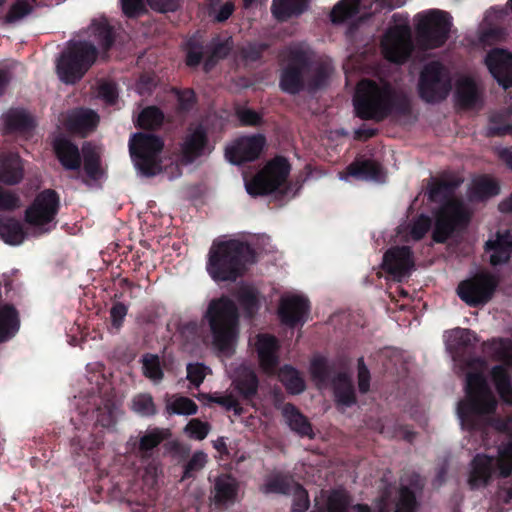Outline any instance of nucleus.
I'll return each mask as SVG.
<instances>
[{
    "mask_svg": "<svg viewBox=\"0 0 512 512\" xmlns=\"http://www.w3.org/2000/svg\"><path fill=\"white\" fill-rule=\"evenodd\" d=\"M479 371H469L466 377V398L458 404L457 413L463 426L472 428L480 417L492 414L497 401L484 377L487 366L484 361L476 360L472 364Z\"/></svg>",
    "mask_w": 512,
    "mask_h": 512,
    "instance_id": "obj_1",
    "label": "nucleus"
},
{
    "mask_svg": "<svg viewBox=\"0 0 512 512\" xmlns=\"http://www.w3.org/2000/svg\"><path fill=\"white\" fill-rule=\"evenodd\" d=\"M252 262L254 253L246 243L234 239L215 241L209 251L207 271L216 281H234Z\"/></svg>",
    "mask_w": 512,
    "mask_h": 512,
    "instance_id": "obj_2",
    "label": "nucleus"
},
{
    "mask_svg": "<svg viewBox=\"0 0 512 512\" xmlns=\"http://www.w3.org/2000/svg\"><path fill=\"white\" fill-rule=\"evenodd\" d=\"M204 317L209 323L214 347L222 354H232L239 334V313L235 303L228 297L214 299Z\"/></svg>",
    "mask_w": 512,
    "mask_h": 512,
    "instance_id": "obj_3",
    "label": "nucleus"
},
{
    "mask_svg": "<svg viewBox=\"0 0 512 512\" xmlns=\"http://www.w3.org/2000/svg\"><path fill=\"white\" fill-rule=\"evenodd\" d=\"M458 185V181L453 183L436 181L429 187V198L432 201L440 202L448 198L436 215L433 231V239L436 242H444L454 230L462 227L469 220L470 213L463 204L454 198H449Z\"/></svg>",
    "mask_w": 512,
    "mask_h": 512,
    "instance_id": "obj_4",
    "label": "nucleus"
},
{
    "mask_svg": "<svg viewBox=\"0 0 512 512\" xmlns=\"http://www.w3.org/2000/svg\"><path fill=\"white\" fill-rule=\"evenodd\" d=\"M394 99V91L387 82L365 79L358 83L353 102L360 118L381 121L390 114Z\"/></svg>",
    "mask_w": 512,
    "mask_h": 512,
    "instance_id": "obj_5",
    "label": "nucleus"
},
{
    "mask_svg": "<svg viewBox=\"0 0 512 512\" xmlns=\"http://www.w3.org/2000/svg\"><path fill=\"white\" fill-rule=\"evenodd\" d=\"M493 473L506 478L512 475V441L501 444L495 458L479 454L471 463L468 483L471 488L486 486Z\"/></svg>",
    "mask_w": 512,
    "mask_h": 512,
    "instance_id": "obj_6",
    "label": "nucleus"
},
{
    "mask_svg": "<svg viewBox=\"0 0 512 512\" xmlns=\"http://www.w3.org/2000/svg\"><path fill=\"white\" fill-rule=\"evenodd\" d=\"M418 41L426 48H438L448 39L451 30V17L437 9L418 13L414 17Z\"/></svg>",
    "mask_w": 512,
    "mask_h": 512,
    "instance_id": "obj_7",
    "label": "nucleus"
},
{
    "mask_svg": "<svg viewBox=\"0 0 512 512\" xmlns=\"http://www.w3.org/2000/svg\"><path fill=\"white\" fill-rule=\"evenodd\" d=\"M95 59L94 44L74 42L58 61V75L63 82L74 83L84 75Z\"/></svg>",
    "mask_w": 512,
    "mask_h": 512,
    "instance_id": "obj_8",
    "label": "nucleus"
},
{
    "mask_svg": "<svg viewBox=\"0 0 512 512\" xmlns=\"http://www.w3.org/2000/svg\"><path fill=\"white\" fill-rule=\"evenodd\" d=\"M162 149V140L152 134L136 133L129 142L135 166L145 176H153L160 171L159 154Z\"/></svg>",
    "mask_w": 512,
    "mask_h": 512,
    "instance_id": "obj_9",
    "label": "nucleus"
},
{
    "mask_svg": "<svg viewBox=\"0 0 512 512\" xmlns=\"http://www.w3.org/2000/svg\"><path fill=\"white\" fill-rule=\"evenodd\" d=\"M290 164L283 157L269 161L250 181L245 184L252 196L271 194L279 190L287 181Z\"/></svg>",
    "mask_w": 512,
    "mask_h": 512,
    "instance_id": "obj_10",
    "label": "nucleus"
},
{
    "mask_svg": "<svg viewBox=\"0 0 512 512\" xmlns=\"http://www.w3.org/2000/svg\"><path fill=\"white\" fill-rule=\"evenodd\" d=\"M58 210V197L52 190L40 193L25 212V221L34 235L51 230Z\"/></svg>",
    "mask_w": 512,
    "mask_h": 512,
    "instance_id": "obj_11",
    "label": "nucleus"
},
{
    "mask_svg": "<svg viewBox=\"0 0 512 512\" xmlns=\"http://www.w3.org/2000/svg\"><path fill=\"white\" fill-rule=\"evenodd\" d=\"M450 88L449 77L439 62H431L424 67L419 81V93L425 101L436 102L444 99Z\"/></svg>",
    "mask_w": 512,
    "mask_h": 512,
    "instance_id": "obj_12",
    "label": "nucleus"
},
{
    "mask_svg": "<svg viewBox=\"0 0 512 512\" xmlns=\"http://www.w3.org/2000/svg\"><path fill=\"white\" fill-rule=\"evenodd\" d=\"M497 281L489 273H479L474 277L462 281L457 288L458 296L468 305L477 306L490 300Z\"/></svg>",
    "mask_w": 512,
    "mask_h": 512,
    "instance_id": "obj_13",
    "label": "nucleus"
},
{
    "mask_svg": "<svg viewBox=\"0 0 512 512\" xmlns=\"http://www.w3.org/2000/svg\"><path fill=\"white\" fill-rule=\"evenodd\" d=\"M382 52L391 62H404L412 51L410 28L406 24L396 25L385 34L382 43Z\"/></svg>",
    "mask_w": 512,
    "mask_h": 512,
    "instance_id": "obj_14",
    "label": "nucleus"
},
{
    "mask_svg": "<svg viewBox=\"0 0 512 512\" xmlns=\"http://www.w3.org/2000/svg\"><path fill=\"white\" fill-rule=\"evenodd\" d=\"M265 146L262 135H251L237 138L226 148V157L233 164H241L256 160Z\"/></svg>",
    "mask_w": 512,
    "mask_h": 512,
    "instance_id": "obj_15",
    "label": "nucleus"
},
{
    "mask_svg": "<svg viewBox=\"0 0 512 512\" xmlns=\"http://www.w3.org/2000/svg\"><path fill=\"white\" fill-rule=\"evenodd\" d=\"M289 59L290 63L282 73L281 87L288 93H296L301 88V72L308 56L302 49H294L289 52Z\"/></svg>",
    "mask_w": 512,
    "mask_h": 512,
    "instance_id": "obj_16",
    "label": "nucleus"
},
{
    "mask_svg": "<svg viewBox=\"0 0 512 512\" xmlns=\"http://www.w3.org/2000/svg\"><path fill=\"white\" fill-rule=\"evenodd\" d=\"M486 65L495 80L504 88L512 86V54L495 49L486 57Z\"/></svg>",
    "mask_w": 512,
    "mask_h": 512,
    "instance_id": "obj_17",
    "label": "nucleus"
},
{
    "mask_svg": "<svg viewBox=\"0 0 512 512\" xmlns=\"http://www.w3.org/2000/svg\"><path fill=\"white\" fill-rule=\"evenodd\" d=\"M413 259L408 247H396L388 250L383 257V268L394 278L401 280L413 268Z\"/></svg>",
    "mask_w": 512,
    "mask_h": 512,
    "instance_id": "obj_18",
    "label": "nucleus"
},
{
    "mask_svg": "<svg viewBox=\"0 0 512 512\" xmlns=\"http://www.w3.org/2000/svg\"><path fill=\"white\" fill-rule=\"evenodd\" d=\"M308 309V301L303 296L285 295L280 301L279 315L283 323L294 326L306 319Z\"/></svg>",
    "mask_w": 512,
    "mask_h": 512,
    "instance_id": "obj_19",
    "label": "nucleus"
},
{
    "mask_svg": "<svg viewBox=\"0 0 512 512\" xmlns=\"http://www.w3.org/2000/svg\"><path fill=\"white\" fill-rule=\"evenodd\" d=\"M255 348L261 369L266 374L275 373L279 363L277 354L279 345L277 339L268 334H260L257 336Z\"/></svg>",
    "mask_w": 512,
    "mask_h": 512,
    "instance_id": "obj_20",
    "label": "nucleus"
},
{
    "mask_svg": "<svg viewBox=\"0 0 512 512\" xmlns=\"http://www.w3.org/2000/svg\"><path fill=\"white\" fill-rule=\"evenodd\" d=\"M62 121L68 131L85 136L96 128L99 117L92 110L77 109L64 115Z\"/></svg>",
    "mask_w": 512,
    "mask_h": 512,
    "instance_id": "obj_21",
    "label": "nucleus"
},
{
    "mask_svg": "<svg viewBox=\"0 0 512 512\" xmlns=\"http://www.w3.org/2000/svg\"><path fill=\"white\" fill-rule=\"evenodd\" d=\"M207 145L206 132L202 126L190 127L182 144L183 160L186 163L202 155Z\"/></svg>",
    "mask_w": 512,
    "mask_h": 512,
    "instance_id": "obj_22",
    "label": "nucleus"
},
{
    "mask_svg": "<svg viewBox=\"0 0 512 512\" xmlns=\"http://www.w3.org/2000/svg\"><path fill=\"white\" fill-rule=\"evenodd\" d=\"M486 251L490 253V263L493 266L505 263L512 254V235L509 231L497 233L494 240L486 242Z\"/></svg>",
    "mask_w": 512,
    "mask_h": 512,
    "instance_id": "obj_23",
    "label": "nucleus"
},
{
    "mask_svg": "<svg viewBox=\"0 0 512 512\" xmlns=\"http://www.w3.org/2000/svg\"><path fill=\"white\" fill-rule=\"evenodd\" d=\"M350 176L365 181H382L385 178V174L380 165L369 160L352 163L348 166L347 173L340 178L342 180H348Z\"/></svg>",
    "mask_w": 512,
    "mask_h": 512,
    "instance_id": "obj_24",
    "label": "nucleus"
},
{
    "mask_svg": "<svg viewBox=\"0 0 512 512\" xmlns=\"http://www.w3.org/2000/svg\"><path fill=\"white\" fill-rule=\"evenodd\" d=\"M282 414L289 428L301 437L313 438L314 433L308 419L291 404H285Z\"/></svg>",
    "mask_w": 512,
    "mask_h": 512,
    "instance_id": "obj_25",
    "label": "nucleus"
},
{
    "mask_svg": "<svg viewBox=\"0 0 512 512\" xmlns=\"http://www.w3.org/2000/svg\"><path fill=\"white\" fill-rule=\"evenodd\" d=\"M54 149L61 164L66 169H78L80 167V154L78 148L69 141L59 138L54 142Z\"/></svg>",
    "mask_w": 512,
    "mask_h": 512,
    "instance_id": "obj_26",
    "label": "nucleus"
},
{
    "mask_svg": "<svg viewBox=\"0 0 512 512\" xmlns=\"http://www.w3.org/2000/svg\"><path fill=\"white\" fill-rule=\"evenodd\" d=\"M498 182L489 176H478L472 181L469 189V198L471 200H485L499 193Z\"/></svg>",
    "mask_w": 512,
    "mask_h": 512,
    "instance_id": "obj_27",
    "label": "nucleus"
},
{
    "mask_svg": "<svg viewBox=\"0 0 512 512\" xmlns=\"http://www.w3.org/2000/svg\"><path fill=\"white\" fill-rule=\"evenodd\" d=\"M238 485L234 478L221 475L216 478L214 501L219 504L233 503L236 500Z\"/></svg>",
    "mask_w": 512,
    "mask_h": 512,
    "instance_id": "obj_28",
    "label": "nucleus"
},
{
    "mask_svg": "<svg viewBox=\"0 0 512 512\" xmlns=\"http://www.w3.org/2000/svg\"><path fill=\"white\" fill-rule=\"evenodd\" d=\"M17 311L9 305L0 307V342H5L13 337L19 329Z\"/></svg>",
    "mask_w": 512,
    "mask_h": 512,
    "instance_id": "obj_29",
    "label": "nucleus"
},
{
    "mask_svg": "<svg viewBox=\"0 0 512 512\" xmlns=\"http://www.w3.org/2000/svg\"><path fill=\"white\" fill-rule=\"evenodd\" d=\"M308 0H273L272 13L276 19L285 21L292 16L301 14Z\"/></svg>",
    "mask_w": 512,
    "mask_h": 512,
    "instance_id": "obj_30",
    "label": "nucleus"
},
{
    "mask_svg": "<svg viewBox=\"0 0 512 512\" xmlns=\"http://www.w3.org/2000/svg\"><path fill=\"white\" fill-rule=\"evenodd\" d=\"M456 93L458 102L463 107H474L480 100V93L477 85L468 77H464L458 81Z\"/></svg>",
    "mask_w": 512,
    "mask_h": 512,
    "instance_id": "obj_31",
    "label": "nucleus"
},
{
    "mask_svg": "<svg viewBox=\"0 0 512 512\" xmlns=\"http://www.w3.org/2000/svg\"><path fill=\"white\" fill-rule=\"evenodd\" d=\"M165 406L170 415L190 416L196 414L198 410V406L193 400L180 395L167 396Z\"/></svg>",
    "mask_w": 512,
    "mask_h": 512,
    "instance_id": "obj_32",
    "label": "nucleus"
},
{
    "mask_svg": "<svg viewBox=\"0 0 512 512\" xmlns=\"http://www.w3.org/2000/svg\"><path fill=\"white\" fill-rule=\"evenodd\" d=\"M23 177L21 160L12 155L0 161V181L6 184H16Z\"/></svg>",
    "mask_w": 512,
    "mask_h": 512,
    "instance_id": "obj_33",
    "label": "nucleus"
},
{
    "mask_svg": "<svg viewBox=\"0 0 512 512\" xmlns=\"http://www.w3.org/2000/svg\"><path fill=\"white\" fill-rule=\"evenodd\" d=\"M237 390L244 397H251L256 394L258 380L253 370L247 367H240L234 379Z\"/></svg>",
    "mask_w": 512,
    "mask_h": 512,
    "instance_id": "obj_34",
    "label": "nucleus"
},
{
    "mask_svg": "<svg viewBox=\"0 0 512 512\" xmlns=\"http://www.w3.org/2000/svg\"><path fill=\"white\" fill-rule=\"evenodd\" d=\"M336 401L342 406H351L355 403V395L351 380L345 374L338 375L333 381Z\"/></svg>",
    "mask_w": 512,
    "mask_h": 512,
    "instance_id": "obj_35",
    "label": "nucleus"
},
{
    "mask_svg": "<svg viewBox=\"0 0 512 512\" xmlns=\"http://www.w3.org/2000/svg\"><path fill=\"white\" fill-rule=\"evenodd\" d=\"M0 235L6 243L11 245H19L25 238L21 223L11 218L0 220Z\"/></svg>",
    "mask_w": 512,
    "mask_h": 512,
    "instance_id": "obj_36",
    "label": "nucleus"
},
{
    "mask_svg": "<svg viewBox=\"0 0 512 512\" xmlns=\"http://www.w3.org/2000/svg\"><path fill=\"white\" fill-rule=\"evenodd\" d=\"M476 341V335L468 329L455 328L445 333V342L450 350L470 346Z\"/></svg>",
    "mask_w": 512,
    "mask_h": 512,
    "instance_id": "obj_37",
    "label": "nucleus"
},
{
    "mask_svg": "<svg viewBox=\"0 0 512 512\" xmlns=\"http://www.w3.org/2000/svg\"><path fill=\"white\" fill-rule=\"evenodd\" d=\"M293 484H297L288 476L280 474L268 477L261 487L264 494H290L293 491Z\"/></svg>",
    "mask_w": 512,
    "mask_h": 512,
    "instance_id": "obj_38",
    "label": "nucleus"
},
{
    "mask_svg": "<svg viewBox=\"0 0 512 512\" xmlns=\"http://www.w3.org/2000/svg\"><path fill=\"white\" fill-rule=\"evenodd\" d=\"M89 34L100 49L107 50L112 44L111 28L105 19L93 21L89 27Z\"/></svg>",
    "mask_w": 512,
    "mask_h": 512,
    "instance_id": "obj_39",
    "label": "nucleus"
},
{
    "mask_svg": "<svg viewBox=\"0 0 512 512\" xmlns=\"http://www.w3.org/2000/svg\"><path fill=\"white\" fill-rule=\"evenodd\" d=\"M279 379L292 394H299L305 389V382L298 371L290 366H284L279 371Z\"/></svg>",
    "mask_w": 512,
    "mask_h": 512,
    "instance_id": "obj_40",
    "label": "nucleus"
},
{
    "mask_svg": "<svg viewBox=\"0 0 512 512\" xmlns=\"http://www.w3.org/2000/svg\"><path fill=\"white\" fill-rule=\"evenodd\" d=\"M492 378L501 399L508 403H512V386L504 367L496 366L492 370Z\"/></svg>",
    "mask_w": 512,
    "mask_h": 512,
    "instance_id": "obj_41",
    "label": "nucleus"
},
{
    "mask_svg": "<svg viewBox=\"0 0 512 512\" xmlns=\"http://www.w3.org/2000/svg\"><path fill=\"white\" fill-rule=\"evenodd\" d=\"M359 9V0H342L332 9L331 20L334 23L343 22L359 13Z\"/></svg>",
    "mask_w": 512,
    "mask_h": 512,
    "instance_id": "obj_42",
    "label": "nucleus"
},
{
    "mask_svg": "<svg viewBox=\"0 0 512 512\" xmlns=\"http://www.w3.org/2000/svg\"><path fill=\"white\" fill-rule=\"evenodd\" d=\"M488 353L495 360L504 362L507 365L512 364V341L511 340H492L487 344Z\"/></svg>",
    "mask_w": 512,
    "mask_h": 512,
    "instance_id": "obj_43",
    "label": "nucleus"
},
{
    "mask_svg": "<svg viewBox=\"0 0 512 512\" xmlns=\"http://www.w3.org/2000/svg\"><path fill=\"white\" fill-rule=\"evenodd\" d=\"M170 436L168 429L154 428L146 431L144 435L140 437L139 449L140 451L146 452L157 447L162 441Z\"/></svg>",
    "mask_w": 512,
    "mask_h": 512,
    "instance_id": "obj_44",
    "label": "nucleus"
},
{
    "mask_svg": "<svg viewBox=\"0 0 512 512\" xmlns=\"http://www.w3.org/2000/svg\"><path fill=\"white\" fill-rule=\"evenodd\" d=\"M197 399L204 404L217 403L227 410H233L236 414H241V408L237 400L232 395H219L209 393H199Z\"/></svg>",
    "mask_w": 512,
    "mask_h": 512,
    "instance_id": "obj_45",
    "label": "nucleus"
},
{
    "mask_svg": "<svg viewBox=\"0 0 512 512\" xmlns=\"http://www.w3.org/2000/svg\"><path fill=\"white\" fill-rule=\"evenodd\" d=\"M10 130H27L33 126V119L24 110H11L5 115Z\"/></svg>",
    "mask_w": 512,
    "mask_h": 512,
    "instance_id": "obj_46",
    "label": "nucleus"
},
{
    "mask_svg": "<svg viewBox=\"0 0 512 512\" xmlns=\"http://www.w3.org/2000/svg\"><path fill=\"white\" fill-rule=\"evenodd\" d=\"M416 509L415 492L403 484L398 492L394 512H416Z\"/></svg>",
    "mask_w": 512,
    "mask_h": 512,
    "instance_id": "obj_47",
    "label": "nucleus"
},
{
    "mask_svg": "<svg viewBox=\"0 0 512 512\" xmlns=\"http://www.w3.org/2000/svg\"><path fill=\"white\" fill-rule=\"evenodd\" d=\"M163 119V113L158 108L152 106L147 107L140 113L138 124L142 128L154 129L162 124Z\"/></svg>",
    "mask_w": 512,
    "mask_h": 512,
    "instance_id": "obj_48",
    "label": "nucleus"
},
{
    "mask_svg": "<svg viewBox=\"0 0 512 512\" xmlns=\"http://www.w3.org/2000/svg\"><path fill=\"white\" fill-rule=\"evenodd\" d=\"M144 375L154 382H160L163 378V371L160 366L159 357L147 354L142 358Z\"/></svg>",
    "mask_w": 512,
    "mask_h": 512,
    "instance_id": "obj_49",
    "label": "nucleus"
},
{
    "mask_svg": "<svg viewBox=\"0 0 512 512\" xmlns=\"http://www.w3.org/2000/svg\"><path fill=\"white\" fill-rule=\"evenodd\" d=\"M211 430L208 422L201 421L200 419H191L184 428V432L189 438L195 440H203L207 437Z\"/></svg>",
    "mask_w": 512,
    "mask_h": 512,
    "instance_id": "obj_50",
    "label": "nucleus"
},
{
    "mask_svg": "<svg viewBox=\"0 0 512 512\" xmlns=\"http://www.w3.org/2000/svg\"><path fill=\"white\" fill-rule=\"evenodd\" d=\"M132 409L142 416H152L156 413V406L149 394H139L132 400Z\"/></svg>",
    "mask_w": 512,
    "mask_h": 512,
    "instance_id": "obj_51",
    "label": "nucleus"
},
{
    "mask_svg": "<svg viewBox=\"0 0 512 512\" xmlns=\"http://www.w3.org/2000/svg\"><path fill=\"white\" fill-rule=\"evenodd\" d=\"M349 505L347 494L341 490L330 492L327 497L326 509L327 512H346Z\"/></svg>",
    "mask_w": 512,
    "mask_h": 512,
    "instance_id": "obj_52",
    "label": "nucleus"
},
{
    "mask_svg": "<svg viewBox=\"0 0 512 512\" xmlns=\"http://www.w3.org/2000/svg\"><path fill=\"white\" fill-rule=\"evenodd\" d=\"M84 151V169L86 173L93 179H97L100 175L99 154L87 146L83 147Z\"/></svg>",
    "mask_w": 512,
    "mask_h": 512,
    "instance_id": "obj_53",
    "label": "nucleus"
},
{
    "mask_svg": "<svg viewBox=\"0 0 512 512\" xmlns=\"http://www.w3.org/2000/svg\"><path fill=\"white\" fill-rule=\"evenodd\" d=\"M32 4L26 0H17L6 15V22L15 23L32 11Z\"/></svg>",
    "mask_w": 512,
    "mask_h": 512,
    "instance_id": "obj_54",
    "label": "nucleus"
},
{
    "mask_svg": "<svg viewBox=\"0 0 512 512\" xmlns=\"http://www.w3.org/2000/svg\"><path fill=\"white\" fill-rule=\"evenodd\" d=\"M293 505L291 512H306L309 508V496L307 491L298 483L293 484Z\"/></svg>",
    "mask_w": 512,
    "mask_h": 512,
    "instance_id": "obj_55",
    "label": "nucleus"
},
{
    "mask_svg": "<svg viewBox=\"0 0 512 512\" xmlns=\"http://www.w3.org/2000/svg\"><path fill=\"white\" fill-rule=\"evenodd\" d=\"M211 370L201 363H190L187 365V379L196 387L204 381Z\"/></svg>",
    "mask_w": 512,
    "mask_h": 512,
    "instance_id": "obj_56",
    "label": "nucleus"
},
{
    "mask_svg": "<svg viewBox=\"0 0 512 512\" xmlns=\"http://www.w3.org/2000/svg\"><path fill=\"white\" fill-rule=\"evenodd\" d=\"M431 220L429 217L421 215L410 226L409 235L412 240H420L430 229Z\"/></svg>",
    "mask_w": 512,
    "mask_h": 512,
    "instance_id": "obj_57",
    "label": "nucleus"
},
{
    "mask_svg": "<svg viewBox=\"0 0 512 512\" xmlns=\"http://www.w3.org/2000/svg\"><path fill=\"white\" fill-rule=\"evenodd\" d=\"M206 462V453L203 451L195 452L185 467L183 478L191 477L194 472L201 470L205 466Z\"/></svg>",
    "mask_w": 512,
    "mask_h": 512,
    "instance_id": "obj_58",
    "label": "nucleus"
},
{
    "mask_svg": "<svg viewBox=\"0 0 512 512\" xmlns=\"http://www.w3.org/2000/svg\"><path fill=\"white\" fill-rule=\"evenodd\" d=\"M230 49L231 45L228 40L225 42L213 43L211 57L204 64L206 71H208L213 66L214 60L224 58L228 54Z\"/></svg>",
    "mask_w": 512,
    "mask_h": 512,
    "instance_id": "obj_59",
    "label": "nucleus"
},
{
    "mask_svg": "<svg viewBox=\"0 0 512 512\" xmlns=\"http://www.w3.org/2000/svg\"><path fill=\"white\" fill-rule=\"evenodd\" d=\"M310 372L312 378L317 382V384L321 385L324 382L327 374L325 361L322 359H315L311 363Z\"/></svg>",
    "mask_w": 512,
    "mask_h": 512,
    "instance_id": "obj_60",
    "label": "nucleus"
},
{
    "mask_svg": "<svg viewBox=\"0 0 512 512\" xmlns=\"http://www.w3.org/2000/svg\"><path fill=\"white\" fill-rule=\"evenodd\" d=\"M370 386V373L364 364L363 359L358 361V387L362 393L369 390Z\"/></svg>",
    "mask_w": 512,
    "mask_h": 512,
    "instance_id": "obj_61",
    "label": "nucleus"
},
{
    "mask_svg": "<svg viewBox=\"0 0 512 512\" xmlns=\"http://www.w3.org/2000/svg\"><path fill=\"white\" fill-rule=\"evenodd\" d=\"M121 4L124 14L128 17L137 16L144 10L142 0H121Z\"/></svg>",
    "mask_w": 512,
    "mask_h": 512,
    "instance_id": "obj_62",
    "label": "nucleus"
},
{
    "mask_svg": "<svg viewBox=\"0 0 512 512\" xmlns=\"http://www.w3.org/2000/svg\"><path fill=\"white\" fill-rule=\"evenodd\" d=\"M19 206V198L0 188V209H13Z\"/></svg>",
    "mask_w": 512,
    "mask_h": 512,
    "instance_id": "obj_63",
    "label": "nucleus"
},
{
    "mask_svg": "<svg viewBox=\"0 0 512 512\" xmlns=\"http://www.w3.org/2000/svg\"><path fill=\"white\" fill-rule=\"evenodd\" d=\"M237 117L243 125H256L260 120V116L250 109L238 110Z\"/></svg>",
    "mask_w": 512,
    "mask_h": 512,
    "instance_id": "obj_64",
    "label": "nucleus"
}]
</instances>
